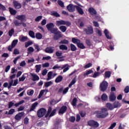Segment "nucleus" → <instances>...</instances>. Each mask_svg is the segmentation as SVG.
I'll return each instance as SVG.
<instances>
[{
    "label": "nucleus",
    "instance_id": "c9c22d12",
    "mask_svg": "<svg viewBox=\"0 0 129 129\" xmlns=\"http://www.w3.org/2000/svg\"><path fill=\"white\" fill-rule=\"evenodd\" d=\"M41 67L42 66L41 64L35 66L36 72H37V73H39L40 72V70H41Z\"/></svg>",
    "mask_w": 129,
    "mask_h": 129
},
{
    "label": "nucleus",
    "instance_id": "5701e85b",
    "mask_svg": "<svg viewBox=\"0 0 129 129\" xmlns=\"http://www.w3.org/2000/svg\"><path fill=\"white\" fill-rule=\"evenodd\" d=\"M63 80V77L62 76H58L55 80V82L56 83H59Z\"/></svg>",
    "mask_w": 129,
    "mask_h": 129
},
{
    "label": "nucleus",
    "instance_id": "2f4dec72",
    "mask_svg": "<svg viewBox=\"0 0 129 129\" xmlns=\"http://www.w3.org/2000/svg\"><path fill=\"white\" fill-rule=\"evenodd\" d=\"M35 37L38 40H41V39H42V38H43V35H42V34H41L40 33H37L35 34Z\"/></svg>",
    "mask_w": 129,
    "mask_h": 129
},
{
    "label": "nucleus",
    "instance_id": "49530a36",
    "mask_svg": "<svg viewBox=\"0 0 129 129\" xmlns=\"http://www.w3.org/2000/svg\"><path fill=\"white\" fill-rule=\"evenodd\" d=\"M76 118H75V116H70L69 118V121H71V122H75Z\"/></svg>",
    "mask_w": 129,
    "mask_h": 129
},
{
    "label": "nucleus",
    "instance_id": "c756f323",
    "mask_svg": "<svg viewBox=\"0 0 129 129\" xmlns=\"http://www.w3.org/2000/svg\"><path fill=\"white\" fill-rule=\"evenodd\" d=\"M51 112H52V107L49 106V107H48L47 113L45 115V117L46 118L48 117V116H49V115H50V114L51 113Z\"/></svg>",
    "mask_w": 129,
    "mask_h": 129
},
{
    "label": "nucleus",
    "instance_id": "0eeeda50",
    "mask_svg": "<svg viewBox=\"0 0 129 129\" xmlns=\"http://www.w3.org/2000/svg\"><path fill=\"white\" fill-rule=\"evenodd\" d=\"M18 42H19L18 39L14 40L12 41L11 45H9L8 46V50H9L10 51V52H12V51H13V49H14V48H15V47H16V46H17V44H18Z\"/></svg>",
    "mask_w": 129,
    "mask_h": 129
},
{
    "label": "nucleus",
    "instance_id": "c03bdc74",
    "mask_svg": "<svg viewBox=\"0 0 129 129\" xmlns=\"http://www.w3.org/2000/svg\"><path fill=\"white\" fill-rule=\"evenodd\" d=\"M57 4L61 7V8H64V3L61 0H58Z\"/></svg>",
    "mask_w": 129,
    "mask_h": 129
},
{
    "label": "nucleus",
    "instance_id": "37998d69",
    "mask_svg": "<svg viewBox=\"0 0 129 129\" xmlns=\"http://www.w3.org/2000/svg\"><path fill=\"white\" fill-rule=\"evenodd\" d=\"M91 73H93V71H92V70H89L84 74V76H87L88 75H89V74H91Z\"/></svg>",
    "mask_w": 129,
    "mask_h": 129
},
{
    "label": "nucleus",
    "instance_id": "338daca9",
    "mask_svg": "<svg viewBox=\"0 0 129 129\" xmlns=\"http://www.w3.org/2000/svg\"><path fill=\"white\" fill-rule=\"evenodd\" d=\"M15 111V109H11L9 111L8 114H13Z\"/></svg>",
    "mask_w": 129,
    "mask_h": 129
},
{
    "label": "nucleus",
    "instance_id": "4d7b16f0",
    "mask_svg": "<svg viewBox=\"0 0 129 129\" xmlns=\"http://www.w3.org/2000/svg\"><path fill=\"white\" fill-rule=\"evenodd\" d=\"M44 92H45V90H42L39 93V94L38 95V98H41V97L43 96Z\"/></svg>",
    "mask_w": 129,
    "mask_h": 129
},
{
    "label": "nucleus",
    "instance_id": "e2e57ef3",
    "mask_svg": "<svg viewBox=\"0 0 129 129\" xmlns=\"http://www.w3.org/2000/svg\"><path fill=\"white\" fill-rule=\"evenodd\" d=\"M42 18H43V16H39L36 18H35V22H39V21H41L42 20Z\"/></svg>",
    "mask_w": 129,
    "mask_h": 129
},
{
    "label": "nucleus",
    "instance_id": "5fc2aeb1",
    "mask_svg": "<svg viewBox=\"0 0 129 129\" xmlns=\"http://www.w3.org/2000/svg\"><path fill=\"white\" fill-rule=\"evenodd\" d=\"M0 11H7V8L5 6L0 3Z\"/></svg>",
    "mask_w": 129,
    "mask_h": 129
},
{
    "label": "nucleus",
    "instance_id": "13d9d810",
    "mask_svg": "<svg viewBox=\"0 0 129 129\" xmlns=\"http://www.w3.org/2000/svg\"><path fill=\"white\" fill-rule=\"evenodd\" d=\"M92 67V63L91 62H89L85 66L84 68H85V69H87L88 68H90V67Z\"/></svg>",
    "mask_w": 129,
    "mask_h": 129
},
{
    "label": "nucleus",
    "instance_id": "79ce46f5",
    "mask_svg": "<svg viewBox=\"0 0 129 129\" xmlns=\"http://www.w3.org/2000/svg\"><path fill=\"white\" fill-rule=\"evenodd\" d=\"M55 113H56V109H53L51 112L48 115L49 117H52V116H54L55 115Z\"/></svg>",
    "mask_w": 129,
    "mask_h": 129
},
{
    "label": "nucleus",
    "instance_id": "f03ea898",
    "mask_svg": "<svg viewBox=\"0 0 129 129\" xmlns=\"http://www.w3.org/2000/svg\"><path fill=\"white\" fill-rule=\"evenodd\" d=\"M108 109L106 108H102L101 111H98L97 112L96 116L97 118H105L108 116Z\"/></svg>",
    "mask_w": 129,
    "mask_h": 129
},
{
    "label": "nucleus",
    "instance_id": "0e129e2a",
    "mask_svg": "<svg viewBox=\"0 0 129 129\" xmlns=\"http://www.w3.org/2000/svg\"><path fill=\"white\" fill-rule=\"evenodd\" d=\"M28 51L29 52V53H33V52L34 51V48H33L32 46H30L28 48Z\"/></svg>",
    "mask_w": 129,
    "mask_h": 129
},
{
    "label": "nucleus",
    "instance_id": "f704fd0d",
    "mask_svg": "<svg viewBox=\"0 0 129 129\" xmlns=\"http://www.w3.org/2000/svg\"><path fill=\"white\" fill-rule=\"evenodd\" d=\"M111 75V73L110 71L105 72V78H109Z\"/></svg>",
    "mask_w": 129,
    "mask_h": 129
},
{
    "label": "nucleus",
    "instance_id": "6e6d98bb",
    "mask_svg": "<svg viewBox=\"0 0 129 129\" xmlns=\"http://www.w3.org/2000/svg\"><path fill=\"white\" fill-rule=\"evenodd\" d=\"M33 44V42L32 41H28L25 43V48H28L29 46H31V45Z\"/></svg>",
    "mask_w": 129,
    "mask_h": 129
},
{
    "label": "nucleus",
    "instance_id": "4c0bfd02",
    "mask_svg": "<svg viewBox=\"0 0 129 129\" xmlns=\"http://www.w3.org/2000/svg\"><path fill=\"white\" fill-rule=\"evenodd\" d=\"M14 34H15V29H14V28H12L9 31V36H10V37H12Z\"/></svg>",
    "mask_w": 129,
    "mask_h": 129
},
{
    "label": "nucleus",
    "instance_id": "09e8293b",
    "mask_svg": "<svg viewBox=\"0 0 129 129\" xmlns=\"http://www.w3.org/2000/svg\"><path fill=\"white\" fill-rule=\"evenodd\" d=\"M118 104H119L118 101H115L113 104V108H116L118 107Z\"/></svg>",
    "mask_w": 129,
    "mask_h": 129
},
{
    "label": "nucleus",
    "instance_id": "f3484780",
    "mask_svg": "<svg viewBox=\"0 0 129 129\" xmlns=\"http://www.w3.org/2000/svg\"><path fill=\"white\" fill-rule=\"evenodd\" d=\"M89 12L92 16H95V15H97V12H96V10L94 9L93 8H90L88 10Z\"/></svg>",
    "mask_w": 129,
    "mask_h": 129
},
{
    "label": "nucleus",
    "instance_id": "9b49d317",
    "mask_svg": "<svg viewBox=\"0 0 129 129\" xmlns=\"http://www.w3.org/2000/svg\"><path fill=\"white\" fill-rule=\"evenodd\" d=\"M24 115H25V113L24 112H19L15 115V119L16 120H20L22 119Z\"/></svg>",
    "mask_w": 129,
    "mask_h": 129
},
{
    "label": "nucleus",
    "instance_id": "72a5a7b5",
    "mask_svg": "<svg viewBox=\"0 0 129 129\" xmlns=\"http://www.w3.org/2000/svg\"><path fill=\"white\" fill-rule=\"evenodd\" d=\"M71 50L73 52H75L76 50H77V47L75 46V45L73 44H71Z\"/></svg>",
    "mask_w": 129,
    "mask_h": 129
},
{
    "label": "nucleus",
    "instance_id": "a18cd8bd",
    "mask_svg": "<svg viewBox=\"0 0 129 129\" xmlns=\"http://www.w3.org/2000/svg\"><path fill=\"white\" fill-rule=\"evenodd\" d=\"M26 74H24L22 76L19 78V81H25V80L26 79Z\"/></svg>",
    "mask_w": 129,
    "mask_h": 129
},
{
    "label": "nucleus",
    "instance_id": "69168bd1",
    "mask_svg": "<svg viewBox=\"0 0 129 129\" xmlns=\"http://www.w3.org/2000/svg\"><path fill=\"white\" fill-rule=\"evenodd\" d=\"M68 90H69V87H67L64 88L62 91V94H66V93L68 92Z\"/></svg>",
    "mask_w": 129,
    "mask_h": 129
},
{
    "label": "nucleus",
    "instance_id": "a878e982",
    "mask_svg": "<svg viewBox=\"0 0 129 129\" xmlns=\"http://www.w3.org/2000/svg\"><path fill=\"white\" fill-rule=\"evenodd\" d=\"M108 98L107 95L106 94L104 93L101 96V99H102L103 101H106Z\"/></svg>",
    "mask_w": 129,
    "mask_h": 129
},
{
    "label": "nucleus",
    "instance_id": "c85d7f7f",
    "mask_svg": "<svg viewBox=\"0 0 129 129\" xmlns=\"http://www.w3.org/2000/svg\"><path fill=\"white\" fill-rule=\"evenodd\" d=\"M72 42H73L74 44H76L77 45L79 42H81V41L80 39H78L74 37L72 39Z\"/></svg>",
    "mask_w": 129,
    "mask_h": 129
},
{
    "label": "nucleus",
    "instance_id": "4468645a",
    "mask_svg": "<svg viewBox=\"0 0 129 129\" xmlns=\"http://www.w3.org/2000/svg\"><path fill=\"white\" fill-rule=\"evenodd\" d=\"M31 76H32V81H38V80H40V77L37 74L31 73Z\"/></svg>",
    "mask_w": 129,
    "mask_h": 129
},
{
    "label": "nucleus",
    "instance_id": "3c124183",
    "mask_svg": "<svg viewBox=\"0 0 129 129\" xmlns=\"http://www.w3.org/2000/svg\"><path fill=\"white\" fill-rule=\"evenodd\" d=\"M59 44H69V41L66 39H63L60 41Z\"/></svg>",
    "mask_w": 129,
    "mask_h": 129
},
{
    "label": "nucleus",
    "instance_id": "39448f33",
    "mask_svg": "<svg viewBox=\"0 0 129 129\" xmlns=\"http://www.w3.org/2000/svg\"><path fill=\"white\" fill-rule=\"evenodd\" d=\"M84 32H85L86 35L90 36L93 34V28L91 26H89L86 28H84Z\"/></svg>",
    "mask_w": 129,
    "mask_h": 129
},
{
    "label": "nucleus",
    "instance_id": "1a4fd4ad",
    "mask_svg": "<svg viewBox=\"0 0 129 129\" xmlns=\"http://www.w3.org/2000/svg\"><path fill=\"white\" fill-rule=\"evenodd\" d=\"M76 7H77V6L71 4L67 7V9L70 13H74V12H75Z\"/></svg>",
    "mask_w": 129,
    "mask_h": 129
},
{
    "label": "nucleus",
    "instance_id": "cd10ccee",
    "mask_svg": "<svg viewBox=\"0 0 129 129\" xmlns=\"http://www.w3.org/2000/svg\"><path fill=\"white\" fill-rule=\"evenodd\" d=\"M106 107L108 108L109 110H112V109H113V106H112V104L110 103H107L106 104Z\"/></svg>",
    "mask_w": 129,
    "mask_h": 129
},
{
    "label": "nucleus",
    "instance_id": "473e14b6",
    "mask_svg": "<svg viewBox=\"0 0 129 129\" xmlns=\"http://www.w3.org/2000/svg\"><path fill=\"white\" fill-rule=\"evenodd\" d=\"M59 48L60 49V50H68V47H67V46L63 45V44H61L59 46Z\"/></svg>",
    "mask_w": 129,
    "mask_h": 129
},
{
    "label": "nucleus",
    "instance_id": "ddd939ff",
    "mask_svg": "<svg viewBox=\"0 0 129 129\" xmlns=\"http://www.w3.org/2000/svg\"><path fill=\"white\" fill-rule=\"evenodd\" d=\"M54 47H47L45 49V53H48V54H52L54 52Z\"/></svg>",
    "mask_w": 129,
    "mask_h": 129
},
{
    "label": "nucleus",
    "instance_id": "6ab92c4d",
    "mask_svg": "<svg viewBox=\"0 0 129 129\" xmlns=\"http://www.w3.org/2000/svg\"><path fill=\"white\" fill-rule=\"evenodd\" d=\"M109 100L110 101H111L112 102H113L116 99V96H115V95L114 94V93H112L109 97Z\"/></svg>",
    "mask_w": 129,
    "mask_h": 129
},
{
    "label": "nucleus",
    "instance_id": "393cba45",
    "mask_svg": "<svg viewBox=\"0 0 129 129\" xmlns=\"http://www.w3.org/2000/svg\"><path fill=\"white\" fill-rule=\"evenodd\" d=\"M77 46L78 47V48H79L80 49H85V48H86L85 47V46L84 45V44H83V43L81 42H79L77 44Z\"/></svg>",
    "mask_w": 129,
    "mask_h": 129
},
{
    "label": "nucleus",
    "instance_id": "ea45409f",
    "mask_svg": "<svg viewBox=\"0 0 129 129\" xmlns=\"http://www.w3.org/2000/svg\"><path fill=\"white\" fill-rule=\"evenodd\" d=\"M52 83H53L51 81L45 82L44 83V86L47 88L49 87V86H51V85H52Z\"/></svg>",
    "mask_w": 129,
    "mask_h": 129
},
{
    "label": "nucleus",
    "instance_id": "bf43d9fd",
    "mask_svg": "<svg viewBox=\"0 0 129 129\" xmlns=\"http://www.w3.org/2000/svg\"><path fill=\"white\" fill-rule=\"evenodd\" d=\"M15 26H16L17 27H19L22 25V23L19 22L18 20H16L14 21Z\"/></svg>",
    "mask_w": 129,
    "mask_h": 129
},
{
    "label": "nucleus",
    "instance_id": "774afa93",
    "mask_svg": "<svg viewBox=\"0 0 129 129\" xmlns=\"http://www.w3.org/2000/svg\"><path fill=\"white\" fill-rule=\"evenodd\" d=\"M124 91L125 92V93H128L129 92V86H127L125 87V88H124Z\"/></svg>",
    "mask_w": 129,
    "mask_h": 129
},
{
    "label": "nucleus",
    "instance_id": "680f3d73",
    "mask_svg": "<svg viewBox=\"0 0 129 129\" xmlns=\"http://www.w3.org/2000/svg\"><path fill=\"white\" fill-rule=\"evenodd\" d=\"M13 54H14V55H19V54H20V51L18 50V49L15 48L14 50Z\"/></svg>",
    "mask_w": 129,
    "mask_h": 129
},
{
    "label": "nucleus",
    "instance_id": "2eb2a0df",
    "mask_svg": "<svg viewBox=\"0 0 129 129\" xmlns=\"http://www.w3.org/2000/svg\"><path fill=\"white\" fill-rule=\"evenodd\" d=\"M38 102H35L33 104H32L30 109L29 110V112H31L32 111H34L35 109H36V107L38 106Z\"/></svg>",
    "mask_w": 129,
    "mask_h": 129
},
{
    "label": "nucleus",
    "instance_id": "8fccbe9b",
    "mask_svg": "<svg viewBox=\"0 0 129 129\" xmlns=\"http://www.w3.org/2000/svg\"><path fill=\"white\" fill-rule=\"evenodd\" d=\"M8 103L9 108H12V107L15 105V103L13 102V101H10Z\"/></svg>",
    "mask_w": 129,
    "mask_h": 129
},
{
    "label": "nucleus",
    "instance_id": "9d476101",
    "mask_svg": "<svg viewBox=\"0 0 129 129\" xmlns=\"http://www.w3.org/2000/svg\"><path fill=\"white\" fill-rule=\"evenodd\" d=\"M13 5L14 8H15L16 10H20V9H22V4L19 3V1H13Z\"/></svg>",
    "mask_w": 129,
    "mask_h": 129
},
{
    "label": "nucleus",
    "instance_id": "b1692460",
    "mask_svg": "<svg viewBox=\"0 0 129 129\" xmlns=\"http://www.w3.org/2000/svg\"><path fill=\"white\" fill-rule=\"evenodd\" d=\"M59 29L62 33H65L67 31V27L64 25H61L59 27Z\"/></svg>",
    "mask_w": 129,
    "mask_h": 129
},
{
    "label": "nucleus",
    "instance_id": "bb28decb",
    "mask_svg": "<svg viewBox=\"0 0 129 129\" xmlns=\"http://www.w3.org/2000/svg\"><path fill=\"white\" fill-rule=\"evenodd\" d=\"M55 55L57 57H59L58 59H62V58H64L65 56H61L62 55H63V53L60 52L59 51H56L55 52Z\"/></svg>",
    "mask_w": 129,
    "mask_h": 129
},
{
    "label": "nucleus",
    "instance_id": "603ef678",
    "mask_svg": "<svg viewBox=\"0 0 129 129\" xmlns=\"http://www.w3.org/2000/svg\"><path fill=\"white\" fill-rule=\"evenodd\" d=\"M100 75V72H95L94 73L92 77L93 78H96V77H97V76H99Z\"/></svg>",
    "mask_w": 129,
    "mask_h": 129
},
{
    "label": "nucleus",
    "instance_id": "6e6552de",
    "mask_svg": "<svg viewBox=\"0 0 129 129\" xmlns=\"http://www.w3.org/2000/svg\"><path fill=\"white\" fill-rule=\"evenodd\" d=\"M88 124L90 126H92V127H98V126H99V124H98V122L93 120L88 121Z\"/></svg>",
    "mask_w": 129,
    "mask_h": 129
},
{
    "label": "nucleus",
    "instance_id": "423d86ee",
    "mask_svg": "<svg viewBox=\"0 0 129 129\" xmlns=\"http://www.w3.org/2000/svg\"><path fill=\"white\" fill-rule=\"evenodd\" d=\"M47 112V110L44 108H41L37 111V116L38 117H43L46 113Z\"/></svg>",
    "mask_w": 129,
    "mask_h": 129
},
{
    "label": "nucleus",
    "instance_id": "052dcab7",
    "mask_svg": "<svg viewBox=\"0 0 129 129\" xmlns=\"http://www.w3.org/2000/svg\"><path fill=\"white\" fill-rule=\"evenodd\" d=\"M86 45H87V46H89V47H90V46H91V41L89 39H86Z\"/></svg>",
    "mask_w": 129,
    "mask_h": 129
},
{
    "label": "nucleus",
    "instance_id": "f8f14e48",
    "mask_svg": "<svg viewBox=\"0 0 129 129\" xmlns=\"http://www.w3.org/2000/svg\"><path fill=\"white\" fill-rule=\"evenodd\" d=\"M67 111V106H62L58 111L59 114H64Z\"/></svg>",
    "mask_w": 129,
    "mask_h": 129
},
{
    "label": "nucleus",
    "instance_id": "7ed1b4c3",
    "mask_svg": "<svg viewBox=\"0 0 129 129\" xmlns=\"http://www.w3.org/2000/svg\"><path fill=\"white\" fill-rule=\"evenodd\" d=\"M64 25H66L67 27H70V26H71V22L69 21H64V20L56 21V27H60V26H63Z\"/></svg>",
    "mask_w": 129,
    "mask_h": 129
},
{
    "label": "nucleus",
    "instance_id": "864d4df0",
    "mask_svg": "<svg viewBox=\"0 0 129 129\" xmlns=\"http://www.w3.org/2000/svg\"><path fill=\"white\" fill-rule=\"evenodd\" d=\"M27 40H28L27 37L23 36L22 37H21L20 38V41H21V42H26V41H27Z\"/></svg>",
    "mask_w": 129,
    "mask_h": 129
},
{
    "label": "nucleus",
    "instance_id": "f257e3e1",
    "mask_svg": "<svg viewBox=\"0 0 129 129\" xmlns=\"http://www.w3.org/2000/svg\"><path fill=\"white\" fill-rule=\"evenodd\" d=\"M54 23H50L46 25V28L48 31H50L52 34H54L53 39L55 41L59 40L60 38H62V33L61 31L58 30V28H54Z\"/></svg>",
    "mask_w": 129,
    "mask_h": 129
},
{
    "label": "nucleus",
    "instance_id": "aec40b11",
    "mask_svg": "<svg viewBox=\"0 0 129 129\" xmlns=\"http://www.w3.org/2000/svg\"><path fill=\"white\" fill-rule=\"evenodd\" d=\"M68 65V64H64L61 67H59L58 64H55L54 66H53V67L52 68V69L53 70H55V69H59V68H61V70H62L64 68H66Z\"/></svg>",
    "mask_w": 129,
    "mask_h": 129
},
{
    "label": "nucleus",
    "instance_id": "58836bf2",
    "mask_svg": "<svg viewBox=\"0 0 129 129\" xmlns=\"http://www.w3.org/2000/svg\"><path fill=\"white\" fill-rule=\"evenodd\" d=\"M29 35L30 36V37H31V38H35V32H34V31L30 30L29 31Z\"/></svg>",
    "mask_w": 129,
    "mask_h": 129
},
{
    "label": "nucleus",
    "instance_id": "7c9ffc66",
    "mask_svg": "<svg viewBox=\"0 0 129 129\" xmlns=\"http://www.w3.org/2000/svg\"><path fill=\"white\" fill-rule=\"evenodd\" d=\"M51 16H53V17H56V18H59L60 17V14H58V12L56 11L51 12Z\"/></svg>",
    "mask_w": 129,
    "mask_h": 129
},
{
    "label": "nucleus",
    "instance_id": "a19ab883",
    "mask_svg": "<svg viewBox=\"0 0 129 129\" xmlns=\"http://www.w3.org/2000/svg\"><path fill=\"white\" fill-rule=\"evenodd\" d=\"M24 102H25V100H22L20 101L19 102L15 104L14 106H15L16 107H18L19 105H21V104H23V103H24Z\"/></svg>",
    "mask_w": 129,
    "mask_h": 129
},
{
    "label": "nucleus",
    "instance_id": "dca6fc26",
    "mask_svg": "<svg viewBox=\"0 0 129 129\" xmlns=\"http://www.w3.org/2000/svg\"><path fill=\"white\" fill-rule=\"evenodd\" d=\"M16 18L17 20L21 21V22H24V21H26L25 15H18Z\"/></svg>",
    "mask_w": 129,
    "mask_h": 129
},
{
    "label": "nucleus",
    "instance_id": "412c9836",
    "mask_svg": "<svg viewBox=\"0 0 129 129\" xmlns=\"http://www.w3.org/2000/svg\"><path fill=\"white\" fill-rule=\"evenodd\" d=\"M9 12H10L11 15H12V16H15L17 14V10H16L11 7H9Z\"/></svg>",
    "mask_w": 129,
    "mask_h": 129
},
{
    "label": "nucleus",
    "instance_id": "20e7f679",
    "mask_svg": "<svg viewBox=\"0 0 129 129\" xmlns=\"http://www.w3.org/2000/svg\"><path fill=\"white\" fill-rule=\"evenodd\" d=\"M107 87H108V83L105 81H103L102 83L100 85V88L101 91L102 92H104V91H106V89H107Z\"/></svg>",
    "mask_w": 129,
    "mask_h": 129
},
{
    "label": "nucleus",
    "instance_id": "de8ad7c7",
    "mask_svg": "<svg viewBox=\"0 0 129 129\" xmlns=\"http://www.w3.org/2000/svg\"><path fill=\"white\" fill-rule=\"evenodd\" d=\"M77 98H74L73 99V101H72V105H73V106H76L77 105Z\"/></svg>",
    "mask_w": 129,
    "mask_h": 129
},
{
    "label": "nucleus",
    "instance_id": "a211bd4d",
    "mask_svg": "<svg viewBox=\"0 0 129 129\" xmlns=\"http://www.w3.org/2000/svg\"><path fill=\"white\" fill-rule=\"evenodd\" d=\"M76 11H77L78 13L79 14V15L84 14V11H83V10H82V8H81L80 7L78 6H76Z\"/></svg>",
    "mask_w": 129,
    "mask_h": 129
},
{
    "label": "nucleus",
    "instance_id": "e433bc0d",
    "mask_svg": "<svg viewBox=\"0 0 129 129\" xmlns=\"http://www.w3.org/2000/svg\"><path fill=\"white\" fill-rule=\"evenodd\" d=\"M52 75H53V72H49L47 74V78L46 80H50L52 78Z\"/></svg>",
    "mask_w": 129,
    "mask_h": 129
},
{
    "label": "nucleus",
    "instance_id": "4be33fe9",
    "mask_svg": "<svg viewBox=\"0 0 129 129\" xmlns=\"http://www.w3.org/2000/svg\"><path fill=\"white\" fill-rule=\"evenodd\" d=\"M104 33L107 39H108L109 40H110L111 39V36L108 35L109 34V32L108 31V30H107V29H105L104 31Z\"/></svg>",
    "mask_w": 129,
    "mask_h": 129
}]
</instances>
